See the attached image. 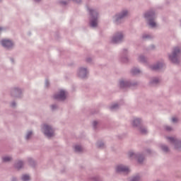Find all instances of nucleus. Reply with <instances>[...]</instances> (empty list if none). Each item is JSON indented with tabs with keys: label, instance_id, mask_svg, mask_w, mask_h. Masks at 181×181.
Returning a JSON list of instances; mask_svg holds the SVG:
<instances>
[{
	"label": "nucleus",
	"instance_id": "nucleus-1",
	"mask_svg": "<svg viewBox=\"0 0 181 181\" xmlns=\"http://www.w3.org/2000/svg\"><path fill=\"white\" fill-rule=\"evenodd\" d=\"M129 15V11L128 9H123L116 13L113 16V22L115 25H121L124 23V20Z\"/></svg>",
	"mask_w": 181,
	"mask_h": 181
},
{
	"label": "nucleus",
	"instance_id": "nucleus-26",
	"mask_svg": "<svg viewBox=\"0 0 181 181\" xmlns=\"http://www.w3.org/2000/svg\"><path fill=\"white\" fill-rule=\"evenodd\" d=\"M119 108V105H118V103H114L113 105H112L110 107V109L112 110V111H115L116 110H118Z\"/></svg>",
	"mask_w": 181,
	"mask_h": 181
},
{
	"label": "nucleus",
	"instance_id": "nucleus-31",
	"mask_svg": "<svg viewBox=\"0 0 181 181\" xmlns=\"http://www.w3.org/2000/svg\"><path fill=\"white\" fill-rule=\"evenodd\" d=\"M30 180V177L28 175H23L21 177V180L23 181H29Z\"/></svg>",
	"mask_w": 181,
	"mask_h": 181
},
{
	"label": "nucleus",
	"instance_id": "nucleus-21",
	"mask_svg": "<svg viewBox=\"0 0 181 181\" xmlns=\"http://www.w3.org/2000/svg\"><path fill=\"white\" fill-rule=\"evenodd\" d=\"M1 159H2V162H4V163H6L8 162H11V160H12L13 158L11 156H4L1 158Z\"/></svg>",
	"mask_w": 181,
	"mask_h": 181
},
{
	"label": "nucleus",
	"instance_id": "nucleus-45",
	"mask_svg": "<svg viewBox=\"0 0 181 181\" xmlns=\"http://www.w3.org/2000/svg\"><path fill=\"white\" fill-rule=\"evenodd\" d=\"M42 0H34V2H40Z\"/></svg>",
	"mask_w": 181,
	"mask_h": 181
},
{
	"label": "nucleus",
	"instance_id": "nucleus-17",
	"mask_svg": "<svg viewBox=\"0 0 181 181\" xmlns=\"http://www.w3.org/2000/svg\"><path fill=\"white\" fill-rule=\"evenodd\" d=\"M132 125L134 128H138L142 125V119L139 117H135L132 122Z\"/></svg>",
	"mask_w": 181,
	"mask_h": 181
},
{
	"label": "nucleus",
	"instance_id": "nucleus-41",
	"mask_svg": "<svg viewBox=\"0 0 181 181\" xmlns=\"http://www.w3.org/2000/svg\"><path fill=\"white\" fill-rule=\"evenodd\" d=\"M155 45H151L150 47H149V49L150 50H153V49H155Z\"/></svg>",
	"mask_w": 181,
	"mask_h": 181
},
{
	"label": "nucleus",
	"instance_id": "nucleus-19",
	"mask_svg": "<svg viewBox=\"0 0 181 181\" xmlns=\"http://www.w3.org/2000/svg\"><path fill=\"white\" fill-rule=\"evenodd\" d=\"M139 132H140V134H141L142 135H146V134H148V129L144 127V126H139L138 127Z\"/></svg>",
	"mask_w": 181,
	"mask_h": 181
},
{
	"label": "nucleus",
	"instance_id": "nucleus-6",
	"mask_svg": "<svg viewBox=\"0 0 181 181\" xmlns=\"http://www.w3.org/2000/svg\"><path fill=\"white\" fill-rule=\"evenodd\" d=\"M125 37V35L122 32L115 33L112 38L111 42L114 43V45H118L119 43H122L124 42V38Z\"/></svg>",
	"mask_w": 181,
	"mask_h": 181
},
{
	"label": "nucleus",
	"instance_id": "nucleus-37",
	"mask_svg": "<svg viewBox=\"0 0 181 181\" xmlns=\"http://www.w3.org/2000/svg\"><path fill=\"white\" fill-rule=\"evenodd\" d=\"M51 109L52 110V111H54V110H57V105L54 104L51 105Z\"/></svg>",
	"mask_w": 181,
	"mask_h": 181
},
{
	"label": "nucleus",
	"instance_id": "nucleus-42",
	"mask_svg": "<svg viewBox=\"0 0 181 181\" xmlns=\"http://www.w3.org/2000/svg\"><path fill=\"white\" fill-rule=\"evenodd\" d=\"M86 62H88V63H90V62H91V58H87L86 59Z\"/></svg>",
	"mask_w": 181,
	"mask_h": 181
},
{
	"label": "nucleus",
	"instance_id": "nucleus-10",
	"mask_svg": "<svg viewBox=\"0 0 181 181\" xmlns=\"http://www.w3.org/2000/svg\"><path fill=\"white\" fill-rule=\"evenodd\" d=\"M138 86V82L132 83L130 81L122 79L119 81L120 88H128V87H134Z\"/></svg>",
	"mask_w": 181,
	"mask_h": 181
},
{
	"label": "nucleus",
	"instance_id": "nucleus-27",
	"mask_svg": "<svg viewBox=\"0 0 181 181\" xmlns=\"http://www.w3.org/2000/svg\"><path fill=\"white\" fill-rule=\"evenodd\" d=\"M90 181H103L100 176H93L90 178Z\"/></svg>",
	"mask_w": 181,
	"mask_h": 181
},
{
	"label": "nucleus",
	"instance_id": "nucleus-7",
	"mask_svg": "<svg viewBox=\"0 0 181 181\" xmlns=\"http://www.w3.org/2000/svg\"><path fill=\"white\" fill-rule=\"evenodd\" d=\"M128 155L130 159H136L138 163H144V161L145 160V156L139 153H134V151H129Z\"/></svg>",
	"mask_w": 181,
	"mask_h": 181
},
{
	"label": "nucleus",
	"instance_id": "nucleus-43",
	"mask_svg": "<svg viewBox=\"0 0 181 181\" xmlns=\"http://www.w3.org/2000/svg\"><path fill=\"white\" fill-rule=\"evenodd\" d=\"M3 30H5V28L4 27H0V33L1 32H3Z\"/></svg>",
	"mask_w": 181,
	"mask_h": 181
},
{
	"label": "nucleus",
	"instance_id": "nucleus-28",
	"mask_svg": "<svg viewBox=\"0 0 181 181\" xmlns=\"http://www.w3.org/2000/svg\"><path fill=\"white\" fill-rule=\"evenodd\" d=\"M160 148H161L162 151H163V152H165L166 153H168V152H169V147H168V146H166L165 144H162L160 146Z\"/></svg>",
	"mask_w": 181,
	"mask_h": 181
},
{
	"label": "nucleus",
	"instance_id": "nucleus-4",
	"mask_svg": "<svg viewBox=\"0 0 181 181\" xmlns=\"http://www.w3.org/2000/svg\"><path fill=\"white\" fill-rule=\"evenodd\" d=\"M180 48L179 47H175L171 54H168L169 59L172 63H175L177 64L180 62Z\"/></svg>",
	"mask_w": 181,
	"mask_h": 181
},
{
	"label": "nucleus",
	"instance_id": "nucleus-5",
	"mask_svg": "<svg viewBox=\"0 0 181 181\" xmlns=\"http://www.w3.org/2000/svg\"><path fill=\"white\" fill-rule=\"evenodd\" d=\"M41 131L47 138H52L54 136V129L49 124H43L41 127Z\"/></svg>",
	"mask_w": 181,
	"mask_h": 181
},
{
	"label": "nucleus",
	"instance_id": "nucleus-2",
	"mask_svg": "<svg viewBox=\"0 0 181 181\" xmlns=\"http://www.w3.org/2000/svg\"><path fill=\"white\" fill-rule=\"evenodd\" d=\"M88 12L90 13V18L89 25L90 28H97L98 26V11L88 7Z\"/></svg>",
	"mask_w": 181,
	"mask_h": 181
},
{
	"label": "nucleus",
	"instance_id": "nucleus-46",
	"mask_svg": "<svg viewBox=\"0 0 181 181\" xmlns=\"http://www.w3.org/2000/svg\"><path fill=\"white\" fill-rule=\"evenodd\" d=\"M147 153H151V150L148 149L147 150Z\"/></svg>",
	"mask_w": 181,
	"mask_h": 181
},
{
	"label": "nucleus",
	"instance_id": "nucleus-25",
	"mask_svg": "<svg viewBox=\"0 0 181 181\" xmlns=\"http://www.w3.org/2000/svg\"><path fill=\"white\" fill-rule=\"evenodd\" d=\"M33 135V132H32V130L27 132V133L25 134L26 141H29V139H30V138H32Z\"/></svg>",
	"mask_w": 181,
	"mask_h": 181
},
{
	"label": "nucleus",
	"instance_id": "nucleus-9",
	"mask_svg": "<svg viewBox=\"0 0 181 181\" xmlns=\"http://www.w3.org/2000/svg\"><path fill=\"white\" fill-rule=\"evenodd\" d=\"M166 138L170 144L174 145L175 149L181 151V140H179L177 138L173 136H168Z\"/></svg>",
	"mask_w": 181,
	"mask_h": 181
},
{
	"label": "nucleus",
	"instance_id": "nucleus-38",
	"mask_svg": "<svg viewBox=\"0 0 181 181\" xmlns=\"http://www.w3.org/2000/svg\"><path fill=\"white\" fill-rule=\"evenodd\" d=\"M11 107H12L13 108L16 107V102L15 101H13L11 103Z\"/></svg>",
	"mask_w": 181,
	"mask_h": 181
},
{
	"label": "nucleus",
	"instance_id": "nucleus-3",
	"mask_svg": "<svg viewBox=\"0 0 181 181\" xmlns=\"http://www.w3.org/2000/svg\"><path fill=\"white\" fill-rule=\"evenodd\" d=\"M144 17L148 21V25L150 28H156V22H155V19H156V14L155 13L154 10H149L146 11L144 14Z\"/></svg>",
	"mask_w": 181,
	"mask_h": 181
},
{
	"label": "nucleus",
	"instance_id": "nucleus-36",
	"mask_svg": "<svg viewBox=\"0 0 181 181\" xmlns=\"http://www.w3.org/2000/svg\"><path fill=\"white\" fill-rule=\"evenodd\" d=\"M97 125H98V122L93 121V127L94 129H95V128H97Z\"/></svg>",
	"mask_w": 181,
	"mask_h": 181
},
{
	"label": "nucleus",
	"instance_id": "nucleus-23",
	"mask_svg": "<svg viewBox=\"0 0 181 181\" xmlns=\"http://www.w3.org/2000/svg\"><path fill=\"white\" fill-rule=\"evenodd\" d=\"M150 84L151 86H156V84H159V78L158 77L152 78L150 81Z\"/></svg>",
	"mask_w": 181,
	"mask_h": 181
},
{
	"label": "nucleus",
	"instance_id": "nucleus-8",
	"mask_svg": "<svg viewBox=\"0 0 181 181\" xmlns=\"http://www.w3.org/2000/svg\"><path fill=\"white\" fill-rule=\"evenodd\" d=\"M0 44L2 47H4V49H6V50H11V49H13V46H15L13 42L9 39L1 40Z\"/></svg>",
	"mask_w": 181,
	"mask_h": 181
},
{
	"label": "nucleus",
	"instance_id": "nucleus-20",
	"mask_svg": "<svg viewBox=\"0 0 181 181\" xmlns=\"http://www.w3.org/2000/svg\"><path fill=\"white\" fill-rule=\"evenodd\" d=\"M138 61L140 62V63L146 64L148 63V58L145 57V55H139L138 57Z\"/></svg>",
	"mask_w": 181,
	"mask_h": 181
},
{
	"label": "nucleus",
	"instance_id": "nucleus-14",
	"mask_svg": "<svg viewBox=\"0 0 181 181\" xmlns=\"http://www.w3.org/2000/svg\"><path fill=\"white\" fill-rule=\"evenodd\" d=\"M116 172L117 173H126L128 174L131 172L129 167L124 165H119L116 167Z\"/></svg>",
	"mask_w": 181,
	"mask_h": 181
},
{
	"label": "nucleus",
	"instance_id": "nucleus-12",
	"mask_svg": "<svg viewBox=\"0 0 181 181\" xmlns=\"http://www.w3.org/2000/svg\"><path fill=\"white\" fill-rule=\"evenodd\" d=\"M129 53V51H128V49L124 48L122 50L119 60L122 62V63H128L129 62V59H128V54Z\"/></svg>",
	"mask_w": 181,
	"mask_h": 181
},
{
	"label": "nucleus",
	"instance_id": "nucleus-44",
	"mask_svg": "<svg viewBox=\"0 0 181 181\" xmlns=\"http://www.w3.org/2000/svg\"><path fill=\"white\" fill-rule=\"evenodd\" d=\"M10 60H11V63H14V62H15V61L13 60V58H11Z\"/></svg>",
	"mask_w": 181,
	"mask_h": 181
},
{
	"label": "nucleus",
	"instance_id": "nucleus-33",
	"mask_svg": "<svg viewBox=\"0 0 181 181\" xmlns=\"http://www.w3.org/2000/svg\"><path fill=\"white\" fill-rule=\"evenodd\" d=\"M165 129L168 132H170L171 131H173V128H172V127H170V126H165Z\"/></svg>",
	"mask_w": 181,
	"mask_h": 181
},
{
	"label": "nucleus",
	"instance_id": "nucleus-40",
	"mask_svg": "<svg viewBox=\"0 0 181 181\" xmlns=\"http://www.w3.org/2000/svg\"><path fill=\"white\" fill-rule=\"evenodd\" d=\"M59 4H61V5H67V2L66 1H59Z\"/></svg>",
	"mask_w": 181,
	"mask_h": 181
},
{
	"label": "nucleus",
	"instance_id": "nucleus-15",
	"mask_svg": "<svg viewBox=\"0 0 181 181\" xmlns=\"http://www.w3.org/2000/svg\"><path fill=\"white\" fill-rule=\"evenodd\" d=\"M164 66L165 64L163 63V62H158L156 64L150 66L149 68L151 69V70L156 71L163 69Z\"/></svg>",
	"mask_w": 181,
	"mask_h": 181
},
{
	"label": "nucleus",
	"instance_id": "nucleus-11",
	"mask_svg": "<svg viewBox=\"0 0 181 181\" xmlns=\"http://www.w3.org/2000/svg\"><path fill=\"white\" fill-rule=\"evenodd\" d=\"M77 76L79 78H87L88 76V69L86 67H80L77 71Z\"/></svg>",
	"mask_w": 181,
	"mask_h": 181
},
{
	"label": "nucleus",
	"instance_id": "nucleus-39",
	"mask_svg": "<svg viewBox=\"0 0 181 181\" xmlns=\"http://www.w3.org/2000/svg\"><path fill=\"white\" fill-rule=\"evenodd\" d=\"M49 85H50V83H49V81L46 80L45 83V87L47 88L49 87Z\"/></svg>",
	"mask_w": 181,
	"mask_h": 181
},
{
	"label": "nucleus",
	"instance_id": "nucleus-34",
	"mask_svg": "<svg viewBox=\"0 0 181 181\" xmlns=\"http://www.w3.org/2000/svg\"><path fill=\"white\" fill-rule=\"evenodd\" d=\"M28 163L31 166H33L35 165V160H33L32 158H28Z\"/></svg>",
	"mask_w": 181,
	"mask_h": 181
},
{
	"label": "nucleus",
	"instance_id": "nucleus-22",
	"mask_svg": "<svg viewBox=\"0 0 181 181\" xmlns=\"http://www.w3.org/2000/svg\"><path fill=\"white\" fill-rule=\"evenodd\" d=\"M151 39H153V35L151 34H146V33H144L142 35L143 40H151Z\"/></svg>",
	"mask_w": 181,
	"mask_h": 181
},
{
	"label": "nucleus",
	"instance_id": "nucleus-16",
	"mask_svg": "<svg viewBox=\"0 0 181 181\" xmlns=\"http://www.w3.org/2000/svg\"><path fill=\"white\" fill-rule=\"evenodd\" d=\"M21 94H22V89H21L20 88H13L11 90V97H16L18 98L21 97Z\"/></svg>",
	"mask_w": 181,
	"mask_h": 181
},
{
	"label": "nucleus",
	"instance_id": "nucleus-29",
	"mask_svg": "<svg viewBox=\"0 0 181 181\" xmlns=\"http://www.w3.org/2000/svg\"><path fill=\"white\" fill-rule=\"evenodd\" d=\"M96 145L97 147L100 148V149L105 148V144L103 141H98Z\"/></svg>",
	"mask_w": 181,
	"mask_h": 181
},
{
	"label": "nucleus",
	"instance_id": "nucleus-32",
	"mask_svg": "<svg viewBox=\"0 0 181 181\" xmlns=\"http://www.w3.org/2000/svg\"><path fill=\"white\" fill-rule=\"evenodd\" d=\"M141 177L139 175H135L134 176L130 181H140Z\"/></svg>",
	"mask_w": 181,
	"mask_h": 181
},
{
	"label": "nucleus",
	"instance_id": "nucleus-18",
	"mask_svg": "<svg viewBox=\"0 0 181 181\" xmlns=\"http://www.w3.org/2000/svg\"><path fill=\"white\" fill-rule=\"evenodd\" d=\"M24 165L25 163H23V161L18 160L15 163L14 167L16 168V169H18V170H19L20 169H22V168H23Z\"/></svg>",
	"mask_w": 181,
	"mask_h": 181
},
{
	"label": "nucleus",
	"instance_id": "nucleus-35",
	"mask_svg": "<svg viewBox=\"0 0 181 181\" xmlns=\"http://www.w3.org/2000/svg\"><path fill=\"white\" fill-rule=\"evenodd\" d=\"M172 122H173L174 124H176V122H179V119L177 117H173L171 119Z\"/></svg>",
	"mask_w": 181,
	"mask_h": 181
},
{
	"label": "nucleus",
	"instance_id": "nucleus-30",
	"mask_svg": "<svg viewBox=\"0 0 181 181\" xmlns=\"http://www.w3.org/2000/svg\"><path fill=\"white\" fill-rule=\"evenodd\" d=\"M74 151L75 152H81L83 151V147H81L80 145H76L74 146Z\"/></svg>",
	"mask_w": 181,
	"mask_h": 181
},
{
	"label": "nucleus",
	"instance_id": "nucleus-24",
	"mask_svg": "<svg viewBox=\"0 0 181 181\" xmlns=\"http://www.w3.org/2000/svg\"><path fill=\"white\" fill-rule=\"evenodd\" d=\"M131 73H132V74H133V76H136L138 74H140V73H141V71L138 68H133L131 70Z\"/></svg>",
	"mask_w": 181,
	"mask_h": 181
},
{
	"label": "nucleus",
	"instance_id": "nucleus-47",
	"mask_svg": "<svg viewBox=\"0 0 181 181\" xmlns=\"http://www.w3.org/2000/svg\"><path fill=\"white\" fill-rule=\"evenodd\" d=\"M0 2H2V0H0Z\"/></svg>",
	"mask_w": 181,
	"mask_h": 181
},
{
	"label": "nucleus",
	"instance_id": "nucleus-13",
	"mask_svg": "<svg viewBox=\"0 0 181 181\" xmlns=\"http://www.w3.org/2000/svg\"><path fill=\"white\" fill-rule=\"evenodd\" d=\"M67 95V92L64 90H61L58 93L54 95V100L57 101H64Z\"/></svg>",
	"mask_w": 181,
	"mask_h": 181
}]
</instances>
